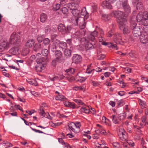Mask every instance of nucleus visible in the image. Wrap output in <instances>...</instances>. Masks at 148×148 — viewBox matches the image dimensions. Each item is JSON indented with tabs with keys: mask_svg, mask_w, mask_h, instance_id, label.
I'll use <instances>...</instances> for the list:
<instances>
[{
	"mask_svg": "<svg viewBox=\"0 0 148 148\" xmlns=\"http://www.w3.org/2000/svg\"><path fill=\"white\" fill-rule=\"evenodd\" d=\"M54 55L55 58L63 63L65 61V60L63 57L62 53L60 50H56L54 52Z\"/></svg>",
	"mask_w": 148,
	"mask_h": 148,
	"instance_id": "6",
	"label": "nucleus"
},
{
	"mask_svg": "<svg viewBox=\"0 0 148 148\" xmlns=\"http://www.w3.org/2000/svg\"><path fill=\"white\" fill-rule=\"evenodd\" d=\"M57 39L53 43H50L49 45L48 48L49 49H50L51 51L54 52L57 48V46H58Z\"/></svg>",
	"mask_w": 148,
	"mask_h": 148,
	"instance_id": "15",
	"label": "nucleus"
},
{
	"mask_svg": "<svg viewBox=\"0 0 148 148\" xmlns=\"http://www.w3.org/2000/svg\"><path fill=\"white\" fill-rule=\"evenodd\" d=\"M41 44L40 43L36 44L34 47V50L36 51L40 50L41 49Z\"/></svg>",
	"mask_w": 148,
	"mask_h": 148,
	"instance_id": "38",
	"label": "nucleus"
},
{
	"mask_svg": "<svg viewBox=\"0 0 148 148\" xmlns=\"http://www.w3.org/2000/svg\"><path fill=\"white\" fill-rule=\"evenodd\" d=\"M9 52L14 55H17L19 53V48L16 47H12L9 50Z\"/></svg>",
	"mask_w": 148,
	"mask_h": 148,
	"instance_id": "23",
	"label": "nucleus"
},
{
	"mask_svg": "<svg viewBox=\"0 0 148 148\" xmlns=\"http://www.w3.org/2000/svg\"><path fill=\"white\" fill-rule=\"evenodd\" d=\"M142 25L144 26H147L148 25V19L142 20L140 22Z\"/></svg>",
	"mask_w": 148,
	"mask_h": 148,
	"instance_id": "46",
	"label": "nucleus"
},
{
	"mask_svg": "<svg viewBox=\"0 0 148 148\" xmlns=\"http://www.w3.org/2000/svg\"><path fill=\"white\" fill-rule=\"evenodd\" d=\"M72 28L71 26H67L66 27L64 24L61 23H60L58 27V31L63 34L69 33Z\"/></svg>",
	"mask_w": 148,
	"mask_h": 148,
	"instance_id": "1",
	"label": "nucleus"
},
{
	"mask_svg": "<svg viewBox=\"0 0 148 148\" xmlns=\"http://www.w3.org/2000/svg\"><path fill=\"white\" fill-rule=\"evenodd\" d=\"M20 34H16L13 32L11 35L9 43L11 44L16 45L19 44L20 42Z\"/></svg>",
	"mask_w": 148,
	"mask_h": 148,
	"instance_id": "2",
	"label": "nucleus"
},
{
	"mask_svg": "<svg viewBox=\"0 0 148 148\" xmlns=\"http://www.w3.org/2000/svg\"><path fill=\"white\" fill-rule=\"evenodd\" d=\"M113 13L115 16L116 18V21L119 24V22H125L126 20L124 17L125 14L123 12L119 11H114Z\"/></svg>",
	"mask_w": 148,
	"mask_h": 148,
	"instance_id": "3",
	"label": "nucleus"
},
{
	"mask_svg": "<svg viewBox=\"0 0 148 148\" xmlns=\"http://www.w3.org/2000/svg\"><path fill=\"white\" fill-rule=\"evenodd\" d=\"M81 19V18H80V17H74V18L73 19V21L75 25H77L78 23H79V19Z\"/></svg>",
	"mask_w": 148,
	"mask_h": 148,
	"instance_id": "40",
	"label": "nucleus"
},
{
	"mask_svg": "<svg viewBox=\"0 0 148 148\" xmlns=\"http://www.w3.org/2000/svg\"><path fill=\"white\" fill-rule=\"evenodd\" d=\"M57 41L58 42V46L60 49L63 51L67 48V44L66 42L63 41H60L58 40H57Z\"/></svg>",
	"mask_w": 148,
	"mask_h": 148,
	"instance_id": "13",
	"label": "nucleus"
},
{
	"mask_svg": "<svg viewBox=\"0 0 148 148\" xmlns=\"http://www.w3.org/2000/svg\"><path fill=\"white\" fill-rule=\"evenodd\" d=\"M4 144L6 145V146L10 147L13 146V145L10 143L8 142L7 141H4L3 142Z\"/></svg>",
	"mask_w": 148,
	"mask_h": 148,
	"instance_id": "60",
	"label": "nucleus"
},
{
	"mask_svg": "<svg viewBox=\"0 0 148 148\" xmlns=\"http://www.w3.org/2000/svg\"><path fill=\"white\" fill-rule=\"evenodd\" d=\"M133 3L134 5L136 4V9L137 10L142 11L144 9L143 5L141 3L140 0H133Z\"/></svg>",
	"mask_w": 148,
	"mask_h": 148,
	"instance_id": "9",
	"label": "nucleus"
},
{
	"mask_svg": "<svg viewBox=\"0 0 148 148\" xmlns=\"http://www.w3.org/2000/svg\"><path fill=\"white\" fill-rule=\"evenodd\" d=\"M125 70L126 72H127L128 73H130L132 69L129 67H127L125 68Z\"/></svg>",
	"mask_w": 148,
	"mask_h": 148,
	"instance_id": "63",
	"label": "nucleus"
},
{
	"mask_svg": "<svg viewBox=\"0 0 148 148\" xmlns=\"http://www.w3.org/2000/svg\"><path fill=\"white\" fill-rule=\"evenodd\" d=\"M61 11L64 14H67L68 12V9L66 7L62 8V9Z\"/></svg>",
	"mask_w": 148,
	"mask_h": 148,
	"instance_id": "55",
	"label": "nucleus"
},
{
	"mask_svg": "<svg viewBox=\"0 0 148 148\" xmlns=\"http://www.w3.org/2000/svg\"><path fill=\"white\" fill-rule=\"evenodd\" d=\"M74 101L78 104H80L83 106L85 105V104L80 100L75 99Z\"/></svg>",
	"mask_w": 148,
	"mask_h": 148,
	"instance_id": "51",
	"label": "nucleus"
},
{
	"mask_svg": "<svg viewBox=\"0 0 148 148\" xmlns=\"http://www.w3.org/2000/svg\"><path fill=\"white\" fill-rule=\"evenodd\" d=\"M109 2L106 1H103L101 5L104 8H107L109 9H111L112 8V6Z\"/></svg>",
	"mask_w": 148,
	"mask_h": 148,
	"instance_id": "19",
	"label": "nucleus"
},
{
	"mask_svg": "<svg viewBox=\"0 0 148 148\" xmlns=\"http://www.w3.org/2000/svg\"><path fill=\"white\" fill-rule=\"evenodd\" d=\"M64 104L66 107H69L72 109H74L75 108H77L75 104L73 102L65 101L64 102Z\"/></svg>",
	"mask_w": 148,
	"mask_h": 148,
	"instance_id": "20",
	"label": "nucleus"
},
{
	"mask_svg": "<svg viewBox=\"0 0 148 148\" xmlns=\"http://www.w3.org/2000/svg\"><path fill=\"white\" fill-rule=\"evenodd\" d=\"M110 117L112 118L113 122L115 124L119 123V122L118 121V118L116 116H115L114 115H112V116H111Z\"/></svg>",
	"mask_w": 148,
	"mask_h": 148,
	"instance_id": "36",
	"label": "nucleus"
},
{
	"mask_svg": "<svg viewBox=\"0 0 148 148\" xmlns=\"http://www.w3.org/2000/svg\"><path fill=\"white\" fill-rule=\"evenodd\" d=\"M97 36V32L95 31L88 35L87 38L89 41L90 40L92 41H93L94 43L96 41L95 37Z\"/></svg>",
	"mask_w": 148,
	"mask_h": 148,
	"instance_id": "11",
	"label": "nucleus"
},
{
	"mask_svg": "<svg viewBox=\"0 0 148 148\" xmlns=\"http://www.w3.org/2000/svg\"><path fill=\"white\" fill-rule=\"evenodd\" d=\"M110 44L111 45L110 46V47L112 48L115 49L116 50H117L118 49V47H117V46L116 45L114 44L112 45V43H110Z\"/></svg>",
	"mask_w": 148,
	"mask_h": 148,
	"instance_id": "62",
	"label": "nucleus"
},
{
	"mask_svg": "<svg viewBox=\"0 0 148 148\" xmlns=\"http://www.w3.org/2000/svg\"><path fill=\"white\" fill-rule=\"evenodd\" d=\"M126 114L124 113H122L120 116L119 120L120 121L124 120L126 117Z\"/></svg>",
	"mask_w": 148,
	"mask_h": 148,
	"instance_id": "57",
	"label": "nucleus"
},
{
	"mask_svg": "<svg viewBox=\"0 0 148 148\" xmlns=\"http://www.w3.org/2000/svg\"><path fill=\"white\" fill-rule=\"evenodd\" d=\"M75 128L77 129L78 132L79 131V129L81 126V124L79 122H77L76 123H75Z\"/></svg>",
	"mask_w": 148,
	"mask_h": 148,
	"instance_id": "54",
	"label": "nucleus"
},
{
	"mask_svg": "<svg viewBox=\"0 0 148 148\" xmlns=\"http://www.w3.org/2000/svg\"><path fill=\"white\" fill-rule=\"evenodd\" d=\"M45 69V66L43 65L42 64H37L35 66L36 70L37 72H41L42 70H44Z\"/></svg>",
	"mask_w": 148,
	"mask_h": 148,
	"instance_id": "27",
	"label": "nucleus"
},
{
	"mask_svg": "<svg viewBox=\"0 0 148 148\" xmlns=\"http://www.w3.org/2000/svg\"><path fill=\"white\" fill-rule=\"evenodd\" d=\"M139 26H137V24L134 22L132 21L131 22L130 29L131 30H133L135 29V28L137 27H138Z\"/></svg>",
	"mask_w": 148,
	"mask_h": 148,
	"instance_id": "32",
	"label": "nucleus"
},
{
	"mask_svg": "<svg viewBox=\"0 0 148 148\" xmlns=\"http://www.w3.org/2000/svg\"><path fill=\"white\" fill-rule=\"evenodd\" d=\"M97 6L95 4L93 3L91 5V12H93L97 11Z\"/></svg>",
	"mask_w": 148,
	"mask_h": 148,
	"instance_id": "47",
	"label": "nucleus"
},
{
	"mask_svg": "<svg viewBox=\"0 0 148 148\" xmlns=\"http://www.w3.org/2000/svg\"><path fill=\"white\" fill-rule=\"evenodd\" d=\"M121 40V34L115 33L114 36V41L117 44H120Z\"/></svg>",
	"mask_w": 148,
	"mask_h": 148,
	"instance_id": "14",
	"label": "nucleus"
},
{
	"mask_svg": "<svg viewBox=\"0 0 148 148\" xmlns=\"http://www.w3.org/2000/svg\"><path fill=\"white\" fill-rule=\"evenodd\" d=\"M90 65H88L87 66V69L86 70V72L87 73L90 74L91 73H92V72H94V69L90 70L89 68L90 67Z\"/></svg>",
	"mask_w": 148,
	"mask_h": 148,
	"instance_id": "53",
	"label": "nucleus"
},
{
	"mask_svg": "<svg viewBox=\"0 0 148 148\" xmlns=\"http://www.w3.org/2000/svg\"><path fill=\"white\" fill-rule=\"evenodd\" d=\"M60 4L58 3L54 5L53 6V10L54 11H57L60 9Z\"/></svg>",
	"mask_w": 148,
	"mask_h": 148,
	"instance_id": "44",
	"label": "nucleus"
},
{
	"mask_svg": "<svg viewBox=\"0 0 148 148\" xmlns=\"http://www.w3.org/2000/svg\"><path fill=\"white\" fill-rule=\"evenodd\" d=\"M147 119V116H143L140 119L141 122L140 123V125L143 128L144 126V123L146 122Z\"/></svg>",
	"mask_w": 148,
	"mask_h": 148,
	"instance_id": "30",
	"label": "nucleus"
},
{
	"mask_svg": "<svg viewBox=\"0 0 148 148\" xmlns=\"http://www.w3.org/2000/svg\"><path fill=\"white\" fill-rule=\"evenodd\" d=\"M140 27V26L137 27L132 31V34L134 36L138 37L142 35L141 34V30Z\"/></svg>",
	"mask_w": 148,
	"mask_h": 148,
	"instance_id": "16",
	"label": "nucleus"
},
{
	"mask_svg": "<svg viewBox=\"0 0 148 148\" xmlns=\"http://www.w3.org/2000/svg\"><path fill=\"white\" fill-rule=\"evenodd\" d=\"M122 5L124 11L127 13L130 12L131 8L127 0H125L122 2Z\"/></svg>",
	"mask_w": 148,
	"mask_h": 148,
	"instance_id": "12",
	"label": "nucleus"
},
{
	"mask_svg": "<svg viewBox=\"0 0 148 148\" xmlns=\"http://www.w3.org/2000/svg\"><path fill=\"white\" fill-rule=\"evenodd\" d=\"M34 41L32 39L28 40L25 44V46L29 48L32 47L34 44Z\"/></svg>",
	"mask_w": 148,
	"mask_h": 148,
	"instance_id": "25",
	"label": "nucleus"
},
{
	"mask_svg": "<svg viewBox=\"0 0 148 148\" xmlns=\"http://www.w3.org/2000/svg\"><path fill=\"white\" fill-rule=\"evenodd\" d=\"M47 18V15L44 13H41L40 16V21L42 23L45 22Z\"/></svg>",
	"mask_w": 148,
	"mask_h": 148,
	"instance_id": "28",
	"label": "nucleus"
},
{
	"mask_svg": "<svg viewBox=\"0 0 148 148\" xmlns=\"http://www.w3.org/2000/svg\"><path fill=\"white\" fill-rule=\"evenodd\" d=\"M64 50V55L65 57L66 58H68L71 56V51L70 50L68 49L67 48V49Z\"/></svg>",
	"mask_w": 148,
	"mask_h": 148,
	"instance_id": "29",
	"label": "nucleus"
},
{
	"mask_svg": "<svg viewBox=\"0 0 148 148\" xmlns=\"http://www.w3.org/2000/svg\"><path fill=\"white\" fill-rule=\"evenodd\" d=\"M87 19H84L83 18H81V19H79V25L80 28L82 30L84 29L86 27V23L85 21Z\"/></svg>",
	"mask_w": 148,
	"mask_h": 148,
	"instance_id": "21",
	"label": "nucleus"
},
{
	"mask_svg": "<svg viewBox=\"0 0 148 148\" xmlns=\"http://www.w3.org/2000/svg\"><path fill=\"white\" fill-rule=\"evenodd\" d=\"M140 42L142 43L146 44L148 42V35L142 34L140 37Z\"/></svg>",
	"mask_w": 148,
	"mask_h": 148,
	"instance_id": "18",
	"label": "nucleus"
},
{
	"mask_svg": "<svg viewBox=\"0 0 148 148\" xmlns=\"http://www.w3.org/2000/svg\"><path fill=\"white\" fill-rule=\"evenodd\" d=\"M102 69L100 67H98V68L96 69V70H95L94 69V72H92V75L94 77H95L97 76V75H94V73H97V72H99L101 71Z\"/></svg>",
	"mask_w": 148,
	"mask_h": 148,
	"instance_id": "45",
	"label": "nucleus"
},
{
	"mask_svg": "<svg viewBox=\"0 0 148 148\" xmlns=\"http://www.w3.org/2000/svg\"><path fill=\"white\" fill-rule=\"evenodd\" d=\"M8 48L7 42L5 41H3L0 44V49L1 51L4 50Z\"/></svg>",
	"mask_w": 148,
	"mask_h": 148,
	"instance_id": "26",
	"label": "nucleus"
},
{
	"mask_svg": "<svg viewBox=\"0 0 148 148\" xmlns=\"http://www.w3.org/2000/svg\"><path fill=\"white\" fill-rule=\"evenodd\" d=\"M41 53L43 56L47 57L49 54V51L47 49H44L42 50Z\"/></svg>",
	"mask_w": 148,
	"mask_h": 148,
	"instance_id": "42",
	"label": "nucleus"
},
{
	"mask_svg": "<svg viewBox=\"0 0 148 148\" xmlns=\"http://www.w3.org/2000/svg\"><path fill=\"white\" fill-rule=\"evenodd\" d=\"M29 52V48H24L22 50L21 54L23 56H25L28 54Z\"/></svg>",
	"mask_w": 148,
	"mask_h": 148,
	"instance_id": "34",
	"label": "nucleus"
},
{
	"mask_svg": "<svg viewBox=\"0 0 148 148\" xmlns=\"http://www.w3.org/2000/svg\"><path fill=\"white\" fill-rule=\"evenodd\" d=\"M45 38L44 36L38 35L37 38V40L39 42H41L43 41Z\"/></svg>",
	"mask_w": 148,
	"mask_h": 148,
	"instance_id": "49",
	"label": "nucleus"
},
{
	"mask_svg": "<svg viewBox=\"0 0 148 148\" xmlns=\"http://www.w3.org/2000/svg\"><path fill=\"white\" fill-rule=\"evenodd\" d=\"M42 57V64L43 65L45 66V62H48L49 61V59L47 57Z\"/></svg>",
	"mask_w": 148,
	"mask_h": 148,
	"instance_id": "48",
	"label": "nucleus"
},
{
	"mask_svg": "<svg viewBox=\"0 0 148 148\" xmlns=\"http://www.w3.org/2000/svg\"><path fill=\"white\" fill-rule=\"evenodd\" d=\"M39 113L41 116H45V112L44 111V108L42 106H41L40 108V110L39 111Z\"/></svg>",
	"mask_w": 148,
	"mask_h": 148,
	"instance_id": "41",
	"label": "nucleus"
},
{
	"mask_svg": "<svg viewBox=\"0 0 148 148\" xmlns=\"http://www.w3.org/2000/svg\"><path fill=\"white\" fill-rule=\"evenodd\" d=\"M118 135L123 137L125 141H126L128 137L127 133L124 130L123 132L119 131Z\"/></svg>",
	"mask_w": 148,
	"mask_h": 148,
	"instance_id": "31",
	"label": "nucleus"
},
{
	"mask_svg": "<svg viewBox=\"0 0 148 148\" xmlns=\"http://www.w3.org/2000/svg\"><path fill=\"white\" fill-rule=\"evenodd\" d=\"M83 16L84 17L82 18L84 19H87L89 17V14L88 13L86 10L85 7L82 8L80 12V14Z\"/></svg>",
	"mask_w": 148,
	"mask_h": 148,
	"instance_id": "17",
	"label": "nucleus"
},
{
	"mask_svg": "<svg viewBox=\"0 0 148 148\" xmlns=\"http://www.w3.org/2000/svg\"><path fill=\"white\" fill-rule=\"evenodd\" d=\"M68 127L73 132L75 133L78 132V131L77 129L75 128V123L73 122H71L68 125Z\"/></svg>",
	"mask_w": 148,
	"mask_h": 148,
	"instance_id": "24",
	"label": "nucleus"
},
{
	"mask_svg": "<svg viewBox=\"0 0 148 148\" xmlns=\"http://www.w3.org/2000/svg\"><path fill=\"white\" fill-rule=\"evenodd\" d=\"M112 145L113 146L114 148H121L120 147L119 144L117 142H113Z\"/></svg>",
	"mask_w": 148,
	"mask_h": 148,
	"instance_id": "52",
	"label": "nucleus"
},
{
	"mask_svg": "<svg viewBox=\"0 0 148 148\" xmlns=\"http://www.w3.org/2000/svg\"><path fill=\"white\" fill-rule=\"evenodd\" d=\"M76 70L72 67H70L67 69H66L65 71L66 73H69L72 74H74Z\"/></svg>",
	"mask_w": 148,
	"mask_h": 148,
	"instance_id": "35",
	"label": "nucleus"
},
{
	"mask_svg": "<svg viewBox=\"0 0 148 148\" xmlns=\"http://www.w3.org/2000/svg\"><path fill=\"white\" fill-rule=\"evenodd\" d=\"M79 40H80L81 43L86 42L87 43L89 42L88 40L85 37L81 38L80 39H79Z\"/></svg>",
	"mask_w": 148,
	"mask_h": 148,
	"instance_id": "56",
	"label": "nucleus"
},
{
	"mask_svg": "<svg viewBox=\"0 0 148 148\" xmlns=\"http://www.w3.org/2000/svg\"><path fill=\"white\" fill-rule=\"evenodd\" d=\"M80 110L82 112L86 113H89L90 112V110L88 108L82 107L81 109Z\"/></svg>",
	"mask_w": 148,
	"mask_h": 148,
	"instance_id": "39",
	"label": "nucleus"
},
{
	"mask_svg": "<svg viewBox=\"0 0 148 148\" xmlns=\"http://www.w3.org/2000/svg\"><path fill=\"white\" fill-rule=\"evenodd\" d=\"M36 62L38 64H42V58H38L36 60Z\"/></svg>",
	"mask_w": 148,
	"mask_h": 148,
	"instance_id": "61",
	"label": "nucleus"
},
{
	"mask_svg": "<svg viewBox=\"0 0 148 148\" xmlns=\"http://www.w3.org/2000/svg\"><path fill=\"white\" fill-rule=\"evenodd\" d=\"M147 12H140L138 13L136 16V19L138 21L140 22L142 20L147 18Z\"/></svg>",
	"mask_w": 148,
	"mask_h": 148,
	"instance_id": "8",
	"label": "nucleus"
},
{
	"mask_svg": "<svg viewBox=\"0 0 148 148\" xmlns=\"http://www.w3.org/2000/svg\"><path fill=\"white\" fill-rule=\"evenodd\" d=\"M57 63H62V62L58 60H57L55 58L51 62V65L54 66H56V65Z\"/></svg>",
	"mask_w": 148,
	"mask_h": 148,
	"instance_id": "43",
	"label": "nucleus"
},
{
	"mask_svg": "<svg viewBox=\"0 0 148 148\" xmlns=\"http://www.w3.org/2000/svg\"><path fill=\"white\" fill-rule=\"evenodd\" d=\"M125 22H123L120 21L119 22V29L121 30L122 29L123 33L125 34L129 33L131 31V29L128 26L125 25Z\"/></svg>",
	"mask_w": 148,
	"mask_h": 148,
	"instance_id": "4",
	"label": "nucleus"
},
{
	"mask_svg": "<svg viewBox=\"0 0 148 148\" xmlns=\"http://www.w3.org/2000/svg\"><path fill=\"white\" fill-rule=\"evenodd\" d=\"M95 47H96L95 42L92 43L88 42L85 44V48L86 51V52H89L90 50L94 49Z\"/></svg>",
	"mask_w": 148,
	"mask_h": 148,
	"instance_id": "10",
	"label": "nucleus"
},
{
	"mask_svg": "<svg viewBox=\"0 0 148 148\" xmlns=\"http://www.w3.org/2000/svg\"><path fill=\"white\" fill-rule=\"evenodd\" d=\"M65 97L62 95H58L55 97V99L57 100L62 101L65 99Z\"/></svg>",
	"mask_w": 148,
	"mask_h": 148,
	"instance_id": "37",
	"label": "nucleus"
},
{
	"mask_svg": "<svg viewBox=\"0 0 148 148\" xmlns=\"http://www.w3.org/2000/svg\"><path fill=\"white\" fill-rule=\"evenodd\" d=\"M74 5V3H69L67 7L70 8V10H72L71 13L74 17H80V11L79 10L77 9H74L73 7Z\"/></svg>",
	"mask_w": 148,
	"mask_h": 148,
	"instance_id": "5",
	"label": "nucleus"
},
{
	"mask_svg": "<svg viewBox=\"0 0 148 148\" xmlns=\"http://www.w3.org/2000/svg\"><path fill=\"white\" fill-rule=\"evenodd\" d=\"M43 43L45 45H49L50 43V40L47 38H44V40L43 41Z\"/></svg>",
	"mask_w": 148,
	"mask_h": 148,
	"instance_id": "50",
	"label": "nucleus"
},
{
	"mask_svg": "<svg viewBox=\"0 0 148 148\" xmlns=\"http://www.w3.org/2000/svg\"><path fill=\"white\" fill-rule=\"evenodd\" d=\"M82 56L78 54H73L72 58L73 62L76 64L80 63L82 61Z\"/></svg>",
	"mask_w": 148,
	"mask_h": 148,
	"instance_id": "7",
	"label": "nucleus"
},
{
	"mask_svg": "<svg viewBox=\"0 0 148 148\" xmlns=\"http://www.w3.org/2000/svg\"><path fill=\"white\" fill-rule=\"evenodd\" d=\"M124 104L125 103L123 101V100H121L118 101L117 106L119 107L123 106Z\"/></svg>",
	"mask_w": 148,
	"mask_h": 148,
	"instance_id": "58",
	"label": "nucleus"
},
{
	"mask_svg": "<svg viewBox=\"0 0 148 148\" xmlns=\"http://www.w3.org/2000/svg\"><path fill=\"white\" fill-rule=\"evenodd\" d=\"M86 33V31L84 30H81L75 33V35L77 36L79 39H80L82 37L84 36Z\"/></svg>",
	"mask_w": 148,
	"mask_h": 148,
	"instance_id": "22",
	"label": "nucleus"
},
{
	"mask_svg": "<svg viewBox=\"0 0 148 148\" xmlns=\"http://www.w3.org/2000/svg\"><path fill=\"white\" fill-rule=\"evenodd\" d=\"M27 81L30 84L33 85L34 84V82H35V81L34 79H28Z\"/></svg>",
	"mask_w": 148,
	"mask_h": 148,
	"instance_id": "59",
	"label": "nucleus"
},
{
	"mask_svg": "<svg viewBox=\"0 0 148 148\" xmlns=\"http://www.w3.org/2000/svg\"><path fill=\"white\" fill-rule=\"evenodd\" d=\"M127 143L129 145L131 146L132 147L134 146V142L131 140H128Z\"/></svg>",
	"mask_w": 148,
	"mask_h": 148,
	"instance_id": "64",
	"label": "nucleus"
},
{
	"mask_svg": "<svg viewBox=\"0 0 148 148\" xmlns=\"http://www.w3.org/2000/svg\"><path fill=\"white\" fill-rule=\"evenodd\" d=\"M101 19L105 21H107L110 19V16L107 14H103L102 15Z\"/></svg>",
	"mask_w": 148,
	"mask_h": 148,
	"instance_id": "33",
	"label": "nucleus"
}]
</instances>
